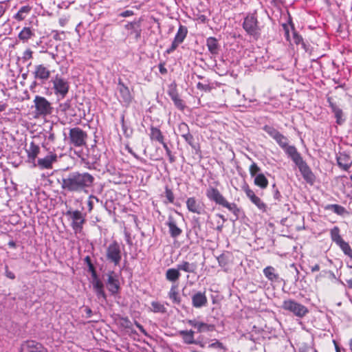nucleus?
I'll return each mask as SVG.
<instances>
[{
	"mask_svg": "<svg viewBox=\"0 0 352 352\" xmlns=\"http://www.w3.org/2000/svg\"><path fill=\"white\" fill-rule=\"evenodd\" d=\"M35 114L36 117H45L53 111L52 104L45 98L36 96L34 99Z\"/></svg>",
	"mask_w": 352,
	"mask_h": 352,
	"instance_id": "obj_5",
	"label": "nucleus"
},
{
	"mask_svg": "<svg viewBox=\"0 0 352 352\" xmlns=\"http://www.w3.org/2000/svg\"><path fill=\"white\" fill-rule=\"evenodd\" d=\"M107 280L106 281V284L108 290L112 295L118 294L120 289V287L117 274L114 271H109L107 274Z\"/></svg>",
	"mask_w": 352,
	"mask_h": 352,
	"instance_id": "obj_14",
	"label": "nucleus"
},
{
	"mask_svg": "<svg viewBox=\"0 0 352 352\" xmlns=\"http://www.w3.org/2000/svg\"><path fill=\"white\" fill-rule=\"evenodd\" d=\"M209 347L214 348V349H223V350L226 349L223 343H221V342H219L217 340H214V341L213 342L210 344Z\"/></svg>",
	"mask_w": 352,
	"mask_h": 352,
	"instance_id": "obj_51",
	"label": "nucleus"
},
{
	"mask_svg": "<svg viewBox=\"0 0 352 352\" xmlns=\"http://www.w3.org/2000/svg\"><path fill=\"white\" fill-rule=\"evenodd\" d=\"M50 71L45 65L41 64L35 66L33 72L34 77L39 80L42 83L45 82L50 76Z\"/></svg>",
	"mask_w": 352,
	"mask_h": 352,
	"instance_id": "obj_19",
	"label": "nucleus"
},
{
	"mask_svg": "<svg viewBox=\"0 0 352 352\" xmlns=\"http://www.w3.org/2000/svg\"><path fill=\"white\" fill-rule=\"evenodd\" d=\"M166 278L167 280L175 283L179 279L181 276V273L179 270H178V267L176 266L175 268H169L166 272Z\"/></svg>",
	"mask_w": 352,
	"mask_h": 352,
	"instance_id": "obj_27",
	"label": "nucleus"
},
{
	"mask_svg": "<svg viewBox=\"0 0 352 352\" xmlns=\"http://www.w3.org/2000/svg\"><path fill=\"white\" fill-rule=\"evenodd\" d=\"M88 271L91 274V284L93 285V289L96 294V296L98 297V299L102 298L104 300H106L107 295L104 290V284L98 278L94 265H89V267H88Z\"/></svg>",
	"mask_w": 352,
	"mask_h": 352,
	"instance_id": "obj_9",
	"label": "nucleus"
},
{
	"mask_svg": "<svg viewBox=\"0 0 352 352\" xmlns=\"http://www.w3.org/2000/svg\"><path fill=\"white\" fill-rule=\"evenodd\" d=\"M263 130L265 131L278 145L285 151L286 155L291 158L298 166L305 180L308 183H312L314 180V175L307 164L303 160L300 153L294 146L289 145L288 138L279 132L272 126L265 125Z\"/></svg>",
	"mask_w": 352,
	"mask_h": 352,
	"instance_id": "obj_1",
	"label": "nucleus"
},
{
	"mask_svg": "<svg viewBox=\"0 0 352 352\" xmlns=\"http://www.w3.org/2000/svg\"><path fill=\"white\" fill-rule=\"evenodd\" d=\"M206 195L210 201H214L217 204L226 208L235 215L236 219L238 218L239 209L236 204L234 203H229L217 188L210 186L206 190Z\"/></svg>",
	"mask_w": 352,
	"mask_h": 352,
	"instance_id": "obj_3",
	"label": "nucleus"
},
{
	"mask_svg": "<svg viewBox=\"0 0 352 352\" xmlns=\"http://www.w3.org/2000/svg\"><path fill=\"white\" fill-rule=\"evenodd\" d=\"M167 156L168 157V160L170 163H173L175 162V157L172 155V153L170 151H168V153H166Z\"/></svg>",
	"mask_w": 352,
	"mask_h": 352,
	"instance_id": "obj_60",
	"label": "nucleus"
},
{
	"mask_svg": "<svg viewBox=\"0 0 352 352\" xmlns=\"http://www.w3.org/2000/svg\"><path fill=\"white\" fill-rule=\"evenodd\" d=\"M333 112L335 114V117L336 118V123L338 124H342L344 122V119L342 118V111L338 107L335 105H331Z\"/></svg>",
	"mask_w": 352,
	"mask_h": 352,
	"instance_id": "obj_42",
	"label": "nucleus"
},
{
	"mask_svg": "<svg viewBox=\"0 0 352 352\" xmlns=\"http://www.w3.org/2000/svg\"><path fill=\"white\" fill-rule=\"evenodd\" d=\"M134 14V12L133 10H125V11H123L120 13L118 14V16H121V17H124V18H126V17H129L131 16H133Z\"/></svg>",
	"mask_w": 352,
	"mask_h": 352,
	"instance_id": "obj_55",
	"label": "nucleus"
},
{
	"mask_svg": "<svg viewBox=\"0 0 352 352\" xmlns=\"http://www.w3.org/2000/svg\"><path fill=\"white\" fill-rule=\"evenodd\" d=\"M320 269V265L318 264H316L311 267V272H316L319 271Z\"/></svg>",
	"mask_w": 352,
	"mask_h": 352,
	"instance_id": "obj_64",
	"label": "nucleus"
},
{
	"mask_svg": "<svg viewBox=\"0 0 352 352\" xmlns=\"http://www.w3.org/2000/svg\"><path fill=\"white\" fill-rule=\"evenodd\" d=\"M340 232V230L338 226H334L330 231L331 239L336 244L343 240Z\"/></svg>",
	"mask_w": 352,
	"mask_h": 352,
	"instance_id": "obj_39",
	"label": "nucleus"
},
{
	"mask_svg": "<svg viewBox=\"0 0 352 352\" xmlns=\"http://www.w3.org/2000/svg\"><path fill=\"white\" fill-rule=\"evenodd\" d=\"M30 10V8L28 6H22L18 12L14 15V18L17 21H23L25 17L24 14L28 13Z\"/></svg>",
	"mask_w": 352,
	"mask_h": 352,
	"instance_id": "obj_41",
	"label": "nucleus"
},
{
	"mask_svg": "<svg viewBox=\"0 0 352 352\" xmlns=\"http://www.w3.org/2000/svg\"><path fill=\"white\" fill-rule=\"evenodd\" d=\"M173 101L175 106L179 109V110L183 111L186 106L184 104V101L179 98V95L175 96V98H171Z\"/></svg>",
	"mask_w": 352,
	"mask_h": 352,
	"instance_id": "obj_45",
	"label": "nucleus"
},
{
	"mask_svg": "<svg viewBox=\"0 0 352 352\" xmlns=\"http://www.w3.org/2000/svg\"><path fill=\"white\" fill-rule=\"evenodd\" d=\"M32 51L30 49H27L23 54L22 58L24 61L32 58Z\"/></svg>",
	"mask_w": 352,
	"mask_h": 352,
	"instance_id": "obj_53",
	"label": "nucleus"
},
{
	"mask_svg": "<svg viewBox=\"0 0 352 352\" xmlns=\"http://www.w3.org/2000/svg\"><path fill=\"white\" fill-rule=\"evenodd\" d=\"M272 193L273 197L276 201L280 202L282 201L283 197L275 184L272 185Z\"/></svg>",
	"mask_w": 352,
	"mask_h": 352,
	"instance_id": "obj_48",
	"label": "nucleus"
},
{
	"mask_svg": "<svg viewBox=\"0 0 352 352\" xmlns=\"http://www.w3.org/2000/svg\"><path fill=\"white\" fill-rule=\"evenodd\" d=\"M87 133L79 127L72 128L69 133V144L81 147L86 144Z\"/></svg>",
	"mask_w": 352,
	"mask_h": 352,
	"instance_id": "obj_8",
	"label": "nucleus"
},
{
	"mask_svg": "<svg viewBox=\"0 0 352 352\" xmlns=\"http://www.w3.org/2000/svg\"><path fill=\"white\" fill-rule=\"evenodd\" d=\"M282 27H283V30H284V32L285 33V32H289V27L291 28V25H290L289 23L288 22V24H287V23H283V24L282 25Z\"/></svg>",
	"mask_w": 352,
	"mask_h": 352,
	"instance_id": "obj_61",
	"label": "nucleus"
},
{
	"mask_svg": "<svg viewBox=\"0 0 352 352\" xmlns=\"http://www.w3.org/2000/svg\"><path fill=\"white\" fill-rule=\"evenodd\" d=\"M195 332L192 330L180 331L179 335L182 336L184 342L187 344H197L194 339Z\"/></svg>",
	"mask_w": 352,
	"mask_h": 352,
	"instance_id": "obj_30",
	"label": "nucleus"
},
{
	"mask_svg": "<svg viewBox=\"0 0 352 352\" xmlns=\"http://www.w3.org/2000/svg\"><path fill=\"white\" fill-rule=\"evenodd\" d=\"M117 90L119 92V100L121 103L128 105L132 100V96L128 88L122 81L119 80L117 87Z\"/></svg>",
	"mask_w": 352,
	"mask_h": 352,
	"instance_id": "obj_15",
	"label": "nucleus"
},
{
	"mask_svg": "<svg viewBox=\"0 0 352 352\" xmlns=\"http://www.w3.org/2000/svg\"><path fill=\"white\" fill-rule=\"evenodd\" d=\"M187 34V28L185 25L180 24L177 32L175 36L174 40L173 41L171 45L166 50V52L168 54H170L174 52L177 47L184 42Z\"/></svg>",
	"mask_w": 352,
	"mask_h": 352,
	"instance_id": "obj_12",
	"label": "nucleus"
},
{
	"mask_svg": "<svg viewBox=\"0 0 352 352\" xmlns=\"http://www.w3.org/2000/svg\"><path fill=\"white\" fill-rule=\"evenodd\" d=\"M57 155L50 153L43 158H39L37 163H34V166H38L41 169H49L52 167V164L57 161Z\"/></svg>",
	"mask_w": 352,
	"mask_h": 352,
	"instance_id": "obj_18",
	"label": "nucleus"
},
{
	"mask_svg": "<svg viewBox=\"0 0 352 352\" xmlns=\"http://www.w3.org/2000/svg\"><path fill=\"white\" fill-rule=\"evenodd\" d=\"M67 214L72 219V227L75 233L81 232L85 223V216L79 210L68 211Z\"/></svg>",
	"mask_w": 352,
	"mask_h": 352,
	"instance_id": "obj_11",
	"label": "nucleus"
},
{
	"mask_svg": "<svg viewBox=\"0 0 352 352\" xmlns=\"http://www.w3.org/2000/svg\"><path fill=\"white\" fill-rule=\"evenodd\" d=\"M249 171L251 177H254L260 173L261 168L255 162H253L250 166Z\"/></svg>",
	"mask_w": 352,
	"mask_h": 352,
	"instance_id": "obj_46",
	"label": "nucleus"
},
{
	"mask_svg": "<svg viewBox=\"0 0 352 352\" xmlns=\"http://www.w3.org/2000/svg\"><path fill=\"white\" fill-rule=\"evenodd\" d=\"M281 308L294 314L299 318L304 317L308 313V309L303 305L297 302L294 300L287 299L283 302Z\"/></svg>",
	"mask_w": 352,
	"mask_h": 352,
	"instance_id": "obj_7",
	"label": "nucleus"
},
{
	"mask_svg": "<svg viewBox=\"0 0 352 352\" xmlns=\"http://www.w3.org/2000/svg\"><path fill=\"white\" fill-rule=\"evenodd\" d=\"M229 257V253L220 254L217 258L219 265L223 267H226L228 264Z\"/></svg>",
	"mask_w": 352,
	"mask_h": 352,
	"instance_id": "obj_43",
	"label": "nucleus"
},
{
	"mask_svg": "<svg viewBox=\"0 0 352 352\" xmlns=\"http://www.w3.org/2000/svg\"><path fill=\"white\" fill-rule=\"evenodd\" d=\"M107 261L115 266L119 265L122 260V251L120 244L113 241L106 248L105 254Z\"/></svg>",
	"mask_w": 352,
	"mask_h": 352,
	"instance_id": "obj_6",
	"label": "nucleus"
},
{
	"mask_svg": "<svg viewBox=\"0 0 352 352\" xmlns=\"http://www.w3.org/2000/svg\"><path fill=\"white\" fill-rule=\"evenodd\" d=\"M302 48L306 52H311L310 50V45L307 44L305 41H303L301 44Z\"/></svg>",
	"mask_w": 352,
	"mask_h": 352,
	"instance_id": "obj_59",
	"label": "nucleus"
},
{
	"mask_svg": "<svg viewBox=\"0 0 352 352\" xmlns=\"http://www.w3.org/2000/svg\"><path fill=\"white\" fill-rule=\"evenodd\" d=\"M60 107L63 111H67L69 108V103L68 102L61 104Z\"/></svg>",
	"mask_w": 352,
	"mask_h": 352,
	"instance_id": "obj_63",
	"label": "nucleus"
},
{
	"mask_svg": "<svg viewBox=\"0 0 352 352\" xmlns=\"http://www.w3.org/2000/svg\"><path fill=\"white\" fill-rule=\"evenodd\" d=\"M168 96L170 98H175V96H178L177 90V85L175 82H172L168 85V89L167 91Z\"/></svg>",
	"mask_w": 352,
	"mask_h": 352,
	"instance_id": "obj_44",
	"label": "nucleus"
},
{
	"mask_svg": "<svg viewBox=\"0 0 352 352\" xmlns=\"http://www.w3.org/2000/svg\"><path fill=\"white\" fill-rule=\"evenodd\" d=\"M26 152L29 160L33 163H35L36 158L40 152V147L34 144V142H32L29 146V148L26 149Z\"/></svg>",
	"mask_w": 352,
	"mask_h": 352,
	"instance_id": "obj_26",
	"label": "nucleus"
},
{
	"mask_svg": "<svg viewBox=\"0 0 352 352\" xmlns=\"http://www.w3.org/2000/svg\"><path fill=\"white\" fill-rule=\"evenodd\" d=\"M243 28L248 34L257 39L261 36V28L255 14H250L244 19Z\"/></svg>",
	"mask_w": 352,
	"mask_h": 352,
	"instance_id": "obj_4",
	"label": "nucleus"
},
{
	"mask_svg": "<svg viewBox=\"0 0 352 352\" xmlns=\"http://www.w3.org/2000/svg\"><path fill=\"white\" fill-rule=\"evenodd\" d=\"M327 210H331L338 215H344L347 213L346 208L338 204H329L325 208Z\"/></svg>",
	"mask_w": 352,
	"mask_h": 352,
	"instance_id": "obj_36",
	"label": "nucleus"
},
{
	"mask_svg": "<svg viewBox=\"0 0 352 352\" xmlns=\"http://www.w3.org/2000/svg\"><path fill=\"white\" fill-rule=\"evenodd\" d=\"M166 224L168 226L170 234L173 238H176L182 234V230L177 227L175 221L172 218H169Z\"/></svg>",
	"mask_w": 352,
	"mask_h": 352,
	"instance_id": "obj_29",
	"label": "nucleus"
},
{
	"mask_svg": "<svg viewBox=\"0 0 352 352\" xmlns=\"http://www.w3.org/2000/svg\"><path fill=\"white\" fill-rule=\"evenodd\" d=\"M275 271L273 267L267 266L263 270V274L268 280L271 281H278L279 276Z\"/></svg>",
	"mask_w": 352,
	"mask_h": 352,
	"instance_id": "obj_32",
	"label": "nucleus"
},
{
	"mask_svg": "<svg viewBox=\"0 0 352 352\" xmlns=\"http://www.w3.org/2000/svg\"><path fill=\"white\" fill-rule=\"evenodd\" d=\"M124 236L126 243L129 245H131L133 244L132 239L131 237V234L126 231L124 232Z\"/></svg>",
	"mask_w": 352,
	"mask_h": 352,
	"instance_id": "obj_58",
	"label": "nucleus"
},
{
	"mask_svg": "<svg viewBox=\"0 0 352 352\" xmlns=\"http://www.w3.org/2000/svg\"><path fill=\"white\" fill-rule=\"evenodd\" d=\"M192 305L196 309H200L206 307L208 305V298L206 295V292H196L192 296Z\"/></svg>",
	"mask_w": 352,
	"mask_h": 352,
	"instance_id": "obj_16",
	"label": "nucleus"
},
{
	"mask_svg": "<svg viewBox=\"0 0 352 352\" xmlns=\"http://www.w3.org/2000/svg\"><path fill=\"white\" fill-rule=\"evenodd\" d=\"M151 305L149 310L153 313L165 314L167 311L165 306L158 301H152Z\"/></svg>",
	"mask_w": 352,
	"mask_h": 352,
	"instance_id": "obj_34",
	"label": "nucleus"
},
{
	"mask_svg": "<svg viewBox=\"0 0 352 352\" xmlns=\"http://www.w3.org/2000/svg\"><path fill=\"white\" fill-rule=\"evenodd\" d=\"M188 323L197 329V332H208L212 331L214 330V326L213 324H209L203 322H199L197 320H188Z\"/></svg>",
	"mask_w": 352,
	"mask_h": 352,
	"instance_id": "obj_23",
	"label": "nucleus"
},
{
	"mask_svg": "<svg viewBox=\"0 0 352 352\" xmlns=\"http://www.w3.org/2000/svg\"><path fill=\"white\" fill-rule=\"evenodd\" d=\"M140 23L141 20L140 19L138 21L128 22L124 25V28L129 31V35L133 36L136 41L140 39L142 34Z\"/></svg>",
	"mask_w": 352,
	"mask_h": 352,
	"instance_id": "obj_20",
	"label": "nucleus"
},
{
	"mask_svg": "<svg viewBox=\"0 0 352 352\" xmlns=\"http://www.w3.org/2000/svg\"><path fill=\"white\" fill-rule=\"evenodd\" d=\"M178 270L180 272H184L188 274H197L198 265L196 262H189L188 261L182 260L177 264Z\"/></svg>",
	"mask_w": 352,
	"mask_h": 352,
	"instance_id": "obj_21",
	"label": "nucleus"
},
{
	"mask_svg": "<svg viewBox=\"0 0 352 352\" xmlns=\"http://www.w3.org/2000/svg\"><path fill=\"white\" fill-rule=\"evenodd\" d=\"M336 245L339 246L345 255L352 258V249L347 242L342 240Z\"/></svg>",
	"mask_w": 352,
	"mask_h": 352,
	"instance_id": "obj_40",
	"label": "nucleus"
},
{
	"mask_svg": "<svg viewBox=\"0 0 352 352\" xmlns=\"http://www.w3.org/2000/svg\"><path fill=\"white\" fill-rule=\"evenodd\" d=\"M206 46L211 54L217 55L219 54L220 46L216 38L212 36L208 37L206 39Z\"/></svg>",
	"mask_w": 352,
	"mask_h": 352,
	"instance_id": "obj_25",
	"label": "nucleus"
},
{
	"mask_svg": "<svg viewBox=\"0 0 352 352\" xmlns=\"http://www.w3.org/2000/svg\"><path fill=\"white\" fill-rule=\"evenodd\" d=\"M94 199L98 201L99 199L94 195H90L87 201L88 210L91 212L94 208Z\"/></svg>",
	"mask_w": 352,
	"mask_h": 352,
	"instance_id": "obj_49",
	"label": "nucleus"
},
{
	"mask_svg": "<svg viewBox=\"0 0 352 352\" xmlns=\"http://www.w3.org/2000/svg\"><path fill=\"white\" fill-rule=\"evenodd\" d=\"M178 132L181 136L190 132L188 125L185 122H181L178 124Z\"/></svg>",
	"mask_w": 352,
	"mask_h": 352,
	"instance_id": "obj_47",
	"label": "nucleus"
},
{
	"mask_svg": "<svg viewBox=\"0 0 352 352\" xmlns=\"http://www.w3.org/2000/svg\"><path fill=\"white\" fill-rule=\"evenodd\" d=\"M5 275L10 279L13 280L15 278L14 274L9 270L8 267L7 265L5 267Z\"/></svg>",
	"mask_w": 352,
	"mask_h": 352,
	"instance_id": "obj_56",
	"label": "nucleus"
},
{
	"mask_svg": "<svg viewBox=\"0 0 352 352\" xmlns=\"http://www.w3.org/2000/svg\"><path fill=\"white\" fill-rule=\"evenodd\" d=\"M186 206L188 210L193 213L201 214L206 212L204 204L195 197H189L187 199Z\"/></svg>",
	"mask_w": 352,
	"mask_h": 352,
	"instance_id": "obj_17",
	"label": "nucleus"
},
{
	"mask_svg": "<svg viewBox=\"0 0 352 352\" xmlns=\"http://www.w3.org/2000/svg\"><path fill=\"white\" fill-rule=\"evenodd\" d=\"M22 350L25 352H45L43 345L34 340H28L24 343Z\"/></svg>",
	"mask_w": 352,
	"mask_h": 352,
	"instance_id": "obj_24",
	"label": "nucleus"
},
{
	"mask_svg": "<svg viewBox=\"0 0 352 352\" xmlns=\"http://www.w3.org/2000/svg\"><path fill=\"white\" fill-rule=\"evenodd\" d=\"M123 133L125 137L129 138L132 135V130L129 129L126 124L122 126Z\"/></svg>",
	"mask_w": 352,
	"mask_h": 352,
	"instance_id": "obj_54",
	"label": "nucleus"
},
{
	"mask_svg": "<svg viewBox=\"0 0 352 352\" xmlns=\"http://www.w3.org/2000/svg\"><path fill=\"white\" fill-rule=\"evenodd\" d=\"M289 23L291 25V29L293 33V40L296 45H300L303 41L302 37L296 31L294 25L292 22V17L289 16Z\"/></svg>",
	"mask_w": 352,
	"mask_h": 352,
	"instance_id": "obj_38",
	"label": "nucleus"
},
{
	"mask_svg": "<svg viewBox=\"0 0 352 352\" xmlns=\"http://www.w3.org/2000/svg\"><path fill=\"white\" fill-rule=\"evenodd\" d=\"M168 297L173 303L179 305L181 303V298L177 292V285H173L168 293Z\"/></svg>",
	"mask_w": 352,
	"mask_h": 352,
	"instance_id": "obj_33",
	"label": "nucleus"
},
{
	"mask_svg": "<svg viewBox=\"0 0 352 352\" xmlns=\"http://www.w3.org/2000/svg\"><path fill=\"white\" fill-rule=\"evenodd\" d=\"M182 137L191 146V148L196 151V153H197L198 151H199V145L195 142V138L190 132L187 133Z\"/></svg>",
	"mask_w": 352,
	"mask_h": 352,
	"instance_id": "obj_35",
	"label": "nucleus"
},
{
	"mask_svg": "<svg viewBox=\"0 0 352 352\" xmlns=\"http://www.w3.org/2000/svg\"><path fill=\"white\" fill-rule=\"evenodd\" d=\"M242 189L251 202L254 204L261 211H267V205L261 199V198L255 195L254 192L250 188L248 184L244 185L242 187Z\"/></svg>",
	"mask_w": 352,
	"mask_h": 352,
	"instance_id": "obj_13",
	"label": "nucleus"
},
{
	"mask_svg": "<svg viewBox=\"0 0 352 352\" xmlns=\"http://www.w3.org/2000/svg\"><path fill=\"white\" fill-rule=\"evenodd\" d=\"M336 160L338 166L344 170H348L352 165L350 155L345 152L339 153L336 156Z\"/></svg>",
	"mask_w": 352,
	"mask_h": 352,
	"instance_id": "obj_22",
	"label": "nucleus"
},
{
	"mask_svg": "<svg viewBox=\"0 0 352 352\" xmlns=\"http://www.w3.org/2000/svg\"><path fill=\"white\" fill-rule=\"evenodd\" d=\"M150 138L152 140H155L158 142H162V140H164L161 131L158 128L154 126H151V128Z\"/></svg>",
	"mask_w": 352,
	"mask_h": 352,
	"instance_id": "obj_37",
	"label": "nucleus"
},
{
	"mask_svg": "<svg viewBox=\"0 0 352 352\" xmlns=\"http://www.w3.org/2000/svg\"><path fill=\"white\" fill-rule=\"evenodd\" d=\"M165 194L168 202L173 203L175 197L172 190L168 188H166Z\"/></svg>",
	"mask_w": 352,
	"mask_h": 352,
	"instance_id": "obj_52",
	"label": "nucleus"
},
{
	"mask_svg": "<svg viewBox=\"0 0 352 352\" xmlns=\"http://www.w3.org/2000/svg\"><path fill=\"white\" fill-rule=\"evenodd\" d=\"M34 36V32L32 30L31 28L25 27L19 33L18 38L23 43H27L29 41V39H30L32 37Z\"/></svg>",
	"mask_w": 352,
	"mask_h": 352,
	"instance_id": "obj_28",
	"label": "nucleus"
},
{
	"mask_svg": "<svg viewBox=\"0 0 352 352\" xmlns=\"http://www.w3.org/2000/svg\"><path fill=\"white\" fill-rule=\"evenodd\" d=\"M254 183L261 189H265L268 186V180L263 173H259L254 177Z\"/></svg>",
	"mask_w": 352,
	"mask_h": 352,
	"instance_id": "obj_31",
	"label": "nucleus"
},
{
	"mask_svg": "<svg viewBox=\"0 0 352 352\" xmlns=\"http://www.w3.org/2000/svg\"><path fill=\"white\" fill-rule=\"evenodd\" d=\"M94 177L89 173L71 172L62 177L60 182L61 188L69 192H87V189L92 186Z\"/></svg>",
	"mask_w": 352,
	"mask_h": 352,
	"instance_id": "obj_2",
	"label": "nucleus"
},
{
	"mask_svg": "<svg viewBox=\"0 0 352 352\" xmlns=\"http://www.w3.org/2000/svg\"><path fill=\"white\" fill-rule=\"evenodd\" d=\"M197 88L199 90L204 91L206 92L210 91L211 90V87H210L209 84H203V83H201L200 82H199L197 84Z\"/></svg>",
	"mask_w": 352,
	"mask_h": 352,
	"instance_id": "obj_50",
	"label": "nucleus"
},
{
	"mask_svg": "<svg viewBox=\"0 0 352 352\" xmlns=\"http://www.w3.org/2000/svg\"><path fill=\"white\" fill-rule=\"evenodd\" d=\"M55 95L60 99H63L68 94L69 82L64 78L56 75L52 80Z\"/></svg>",
	"mask_w": 352,
	"mask_h": 352,
	"instance_id": "obj_10",
	"label": "nucleus"
},
{
	"mask_svg": "<svg viewBox=\"0 0 352 352\" xmlns=\"http://www.w3.org/2000/svg\"><path fill=\"white\" fill-rule=\"evenodd\" d=\"M85 263L87 264V267H89V265H94L91 262V258L89 256H87L84 259Z\"/></svg>",
	"mask_w": 352,
	"mask_h": 352,
	"instance_id": "obj_62",
	"label": "nucleus"
},
{
	"mask_svg": "<svg viewBox=\"0 0 352 352\" xmlns=\"http://www.w3.org/2000/svg\"><path fill=\"white\" fill-rule=\"evenodd\" d=\"M159 71L160 72L163 74V75H165L167 74L168 71H167V69L165 67V63L163 62V63H160L159 64Z\"/></svg>",
	"mask_w": 352,
	"mask_h": 352,
	"instance_id": "obj_57",
	"label": "nucleus"
}]
</instances>
